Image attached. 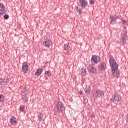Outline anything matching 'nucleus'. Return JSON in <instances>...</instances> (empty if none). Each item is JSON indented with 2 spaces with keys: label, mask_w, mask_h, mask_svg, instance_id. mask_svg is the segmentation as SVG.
Returning <instances> with one entry per match:
<instances>
[{
  "label": "nucleus",
  "mask_w": 128,
  "mask_h": 128,
  "mask_svg": "<svg viewBox=\"0 0 128 128\" xmlns=\"http://www.w3.org/2000/svg\"><path fill=\"white\" fill-rule=\"evenodd\" d=\"M43 44L45 48H50L52 45V42L50 40H47L43 43Z\"/></svg>",
  "instance_id": "1a4fd4ad"
},
{
  "label": "nucleus",
  "mask_w": 128,
  "mask_h": 128,
  "mask_svg": "<svg viewBox=\"0 0 128 128\" xmlns=\"http://www.w3.org/2000/svg\"><path fill=\"white\" fill-rule=\"evenodd\" d=\"M44 75L46 76H52V73H50V71H46Z\"/></svg>",
  "instance_id": "6ab92c4d"
},
{
  "label": "nucleus",
  "mask_w": 128,
  "mask_h": 128,
  "mask_svg": "<svg viewBox=\"0 0 128 128\" xmlns=\"http://www.w3.org/2000/svg\"><path fill=\"white\" fill-rule=\"evenodd\" d=\"M122 24H124V26L128 22H126V20H122Z\"/></svg>",
  "instance_id": "cd10ccee"
},
{
  "label": "nucleus",
  "mask_w": 128,
  "mask_h": 128,
  "mask_svg": "<svg viewBox=\"0 0 128 128\" xmlns=\"http://www.w3.org/2000/svg\"><path fill=\"white\" fill-rule=\"evenodd\" d=\"M80 72L82 76H86V71L84 68H82V70H80Z\"/></svg>",
  "instance_id": "a211bd4d"
},
{
  "label": "nucleus",
  "mask_w": 128,
  "mask_h": 128,
  "mask_svg": "<svg viewBox=\"0 0 128 128\" xmlns=\"http://www.w3.org/2000/svg\"><path fill=\"white\" fill-rule=\"evenodd\" d=\"M84 90H85V92H86V94H90V86H86Z\"/></svg>",
  "instance_id": "dca6fc26"
},
{
  "label": "nucleus",
  "mask_w": 128,
  "mask_h": 128,
  "mask_svg": "<svg viewBox=\"0 0 128 128\" xmlns=\"http://www.w3.org/2000/svg\"><path fill=\"white\" fill-rule=\"evenodd\" d=\"M6 14V8L2 4H0V18H2Z\"/></svg>",
  "instance_id": "39448f33"
},
{
  "label": "nucleus",
  "mask_w": 128,
  "mask_h": 128,
  "mask_svg": "<svg viewBox=\"0 0 128 128\" xmlns=\"http://www.w3.org/2000/svg\"><path fill=\"white\" fill-rule=\"evenodd\" d=\"M110 64L112 66V74L114 78H120V70H118V64L116 62L114 59L110 60Z\"/></svg>",
  "instance_id": "f257e3e1"
},
{
  "label": "nucleus",
  "mask_w": 128,
  "mask_h": 128,
  "mask_svg": "<svg viewBox=\"0 0 128 128\" xmlns=\"http://www.w3.org/2000/svg\"><path fill=\"white\" fill-rule=\"evenodd\" d=\"M88 69L90 70V72H92V74H94L96 70V68L92 66H88Z\"/></svg>",
  "instance_id": "9d476101"
},
{
  "label": "nucleus",
  "mask_w": 128,
  "mask_h": 128,
  "mask_svg": "<svg viewBox=\"0 0 128 128\" xmlns=\"http://www.w3.org/2000/svg\"><path fill=\"white\" fill-rule=\"evenodd\" d=\"M20 110L21 112H24V106H20Z\"/></svg>",
  "instance_id": "393cba45"
},
{
  "label": "nucleus",
  "mask_w": 128,
  "mask_h": 128,
  "mask_svg": "<svg viewBox=\"0 0 128 128\" xmlns=\"http://www.w3.org/2000/svg\"><path fill=\"white\" fill-rule=\"evenodd\" d=\"M90 4H94V0H90Z\"/></svg>",
  "instance_id": "a878e982"
},
{
  "label": "nucleus",
  "mask_w": 128,
  "mask_h": 128,
  "mask_svg": "<svg viewBox=\"0 0 128 128\" xmlns=\"http://www.w3.org/2000/svg\"><path fill=\"white\" fill-rule=\"evenodd\" d=\"M28 98L26 96L24 97L23 98V100L24 102H28Z\"/></svg>",
  "instance_id": "bb28decb"
},
{
  "label": "nucleus",
  "mask_w": 128,
  "mask_h": 128,
  "mask_svg": "<svg viewBox=\"0 0 128 128\" xmlns=\"http://www.w3.org/2000/svg\"><path fill=\"white\" fill-rule=\"evenodd\" d=\"M126 35L123 34L122 36L120 42L122 43L123 44H126Z\"/></svg>",
  "instance_id": "f8f14e48"
},
{
  "label": "nucleus",
  "mask_w": 128,
  "mask_h": 128,
  "mask_svg": "<svg viewBox=\"0 0 128 128\" xmlns=\"http://www.w3.org/2000/svg\"><path fill=\"white\" fill-rule=\"evenodd\" d=\"M70 46L68 44H65L64 46V50H68V48H70Z\"/></svg>",
  "instance_id": "aec40b11"
},
{
  "label": "nucleus",
  "mask_w": 128,
  "mask_h": 128,
  "mask_svg": "<svg viewBox=\"0 0 128 128\" xmlns=\"http://www.w3.org/2000/svg\"><path fill=\"white\" fill-rule=\"evenodd\" d=\"M10 124H16V118L14 116H12L10 120Z\"/></svg>",
  "instance_id": "2eb2a0df"
},
{
  "label": "nucleus",
  "mask_w": 128,
  "mask_h": 128,
  "mask_svg": "<svg viewBox=\"0 0 128 128\" xmlns=\"http://www.w3.org/2000/svg\"><path fill=\"white\" fill-rule=\"evenodd\" d=\"M38 118L40 122H42V120H44V116H42V114H40L38 116Z\"/></svg>",
  "instance_id": "412c9836"
},
{
  "label": "nucleus",
  "mask_w": 128,
  "mask_h": 128,
  "mask_svg": "<svg viewBox=\"0 0 128 128\" xmlns=\"http://www.w3.org/2000/svg\"><path fill=\"white\" fill-rule=\"evenodd\" d=\"M116 20H122L119 16H118V13L115 14L114 16Z\"/></svg>",
  "instance_id": "4be33fe9"
},
{
  "label": "nucleus",
  "mask_w": 128,
  "mask_h": 128,
  "mask_svg": "<svg viewBox=\"0 0 128 128\" xmlns=\"http://www.w3.org/2000/svg\"><path fill=\"white\" fill-rule=\"evenodd\" d=\"M44 70L42 68H38V69L35 73L36 76H40V74H42V72Z\"/></svg>",
  "instance_id": "4468645a"
},
{
  "label": "nucleus",
  "mask_w": 128,
  "mask_h": 128,
  "mask_svg": "<svg viewBox=\"0 0 128 128\" xmlns=\"http://www.w3.org/2000/svg\"><path fill=\"white\" fill-rule=\"evenodd\" d=\"M56 106L59 112H64L65 110L64 106V103H62V102H57Z\"/></svg>",
  "instance_id": "7ed1b4c3"
},
{
  "label": "nucleus",
  "mask_w": 128,
  "mask_h": 128,
  "mask_svg": "<svg viewBox=\"0 0 128 128\" xmlns=\"http://www.w3.org/2000/svg\"><path fill=\"white\" fill-rule=\"evenodd\" d=\"M82 8H79L78 9V12L80 14H82Z\"/></svg>",
  "instance_id": "c85d7f7f"
},
{
  "label": "nucleus",
  "mask_w": 128,
  "mask_h": 128,
  "mask_svg": "<svg viewBox=\"0 0 128 128\" xmlns=\"http://www.w3.org/2000/svg\"><path fill=\"white\" fill-rule=\"evenodd\" d=\"M22 70L24 74H26L28 72V65L26 64V62L22 64Z\"/></svg>",
  "instance_id": "20e7f679"
},
{
  "label": "nucleus",
  "mask_w": 128,
  "mask_h": 128,
  "mask_svg": "<svg viewBox=\"0 0 128 128\" xmlns=\"http://www.w3.org/2000/svg\"><path fill=\"white\" fill-rule=\"evenodd\" d=\"M94 95L96 98H100L104 95V92L100 90H97L96 92Z\"/></svg>",
  "instance_id": "0eeeda50"
},
{
  "label": "nucleus",
  "mask_w": 128,
  "mask_h": 128,
  "mask_svg": "<svg viewBox=\"0 0 128 128\" xmlns=\"http://www.w3.org/2000/svg\"><path fill=\"white\" fill-rule=\"evenodd\" d=\"M110 24H112L114 22H116V19L114 16H110Z\"/></svg>",
  "instance_id": "f3484780"
},
{
  "label": "nucleus",
  "mask_w": 128,
  "mask_h": 128,
  "mask_svg": "<svg viewBox=\"0 0 128 128\" xmlns=\"http://www.w3.org/2000/svg\"><path fill=\"white\" fill-rule=\"evenodd\" d=\"M78 94H80V96H82V90L79 91Z\"/></svg>",
  "instance_id": "c756f323"
},
{
  "label": "nucleus",
  "mask_w": 128,
  "mask_h": 128,
  "mask_svg": "<svg viewBox=\"0 0 128 128\" xmlns=\"http://www.w3.org/2000/svg\"><path fill=\"white\" fill-rule=\"evenodd\" d=\"M100 62V57L96 55H92L91 58V64H98Z\"/></svg>",
  "instance_id": "f03ea898"
},
{
  "label": "nucleus",
  "mask_w": 128,
  "mask_h": 128,
  "mask_svg": "<svg viewBox=\"0 0 128 128\" xmlns=\"http://www.w3.org/2000/svg\"><path fill=\"white\" fill-rule=\"evenodd\" d=\"M119 24H120V22H119Z\"/></svg>",
  "instance_id": "2f4dec72"
},
{
  "label": "nucleus",
  "mask_w": 128,
  "mask_h": 128,
  "mask_svg": "<svg viewBox=\"0 0 128 128\" xmlns=\"http://www.w3.org/2000/svg\"><path fill=\"white\" fill-rule=\"evenodd\" d=\"M1 80L0 82V84H2V82L3 84V86H8V82H10V80L8 79H1Z\"/></svg>",
  "instance_id": "9b49d317"
},
{
  "label": "nucleus",
  "mask_w": 128,
  "mask_h": 128,
  "mask_svg": "<svg viewBox=\"0 0 128 128\" xmlns=\"http://www.w3.org/2000/svg\"><path fill=\"white\" fill-rule=\"evenodd\" d=\"M114 102H120V100H122V97L120 96V95L118 94H115L114 96Z\"/></svg>",
  "instance_id": "6e6552de"
},
{
  "label": "nucleus",
  "mask_w": 128,
  "mask_h": 128,
  "mask_svg": "<svg viewBox=\"0 0 128 128\" xmlns=\"http://www.w3.org/2000/svg\"><path fill=\"white\" fill-rule=\"evenodd\" d=\"M4 95L0 94V102H4Z\"/></svg>",
  "instance_id": "5701e85b"
},
{
  "label": "nucleus",
  "mask_w": 128,
  "mask_h": 128,
  "mask_svg": "<svg viewBox=\"0 0 128 128\" xmlns=\"http://www.w3.org/2000/svg\"><path fill=\"white\" fill-rule=\"evenodd\" d=\"M76 12H78V10H80V8H78V6H76Z\"/></svg>",
  "instance_id": "7c9ffc66"
},
{
  "label": "nucleus",
  "mask_w": 128,
  "mask_h": 128,
  "mask_svg": "<svg viewBox=\"0 0 128 128\" xmlns=\"http://www.w3.org/2000/svg\"><path fill=\"white\" fill-rule=\"evenodd\" d=\"M100 66V70H106V65L104 62H102Z\"/></svg>",
  "instance_id": "ddd939ff"
},
{
  "label": "nucleus",
  "mask_w": 128,
  "mask_h": 128,
  "mask_svg": "<svg viewBox=\"0 0 128 128\" xmlns=\"http://www.w3.org/2000/svg\"><path fill=\"white\" fill-rule=\"evenodd\" d=\"M79 2L81 6L84 8H86L88 6V3L86 0H79Z\"/></svg>",
  "instance_id": "423d86ee"
},
{
  "label": "nucleus",
  "mask_w": 128,
  "mask_h": 128,
  "mask_svg": "<svg viewBox=\"0 0 128 128\" xmlns=\"http://www.w3.org/2000/svg\"><path fill=\"white\" fill-rule=\"evenodd\" d=\"M4 20H8V18H10V16L6 14H5L4 16Z\"/></svg>",
  "instance_id": "b1692460"
}]
</instances>
